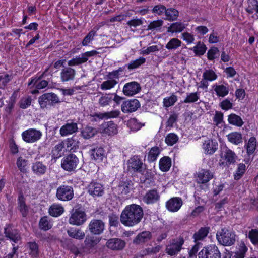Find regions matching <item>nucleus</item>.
<instances>
[{"mask_svg": "<svg viewBox=\"0 0 258 258\" xmlns=\"http://www.w3.org/2000/svg\"><path fill=\"white\" fill-rule=\"evenodd\" d=\"M142 208L137 204L126 206L120 215V222L126 226L132 227L139 223L143 217Z\"/></svg>", "mask_w": 258, "mask_h": 258, "instance_id": "1", "label": "nucleus"}, {"mask_svg": "<svg viewBox=\"0 0 258 258\" xmlns=\"http://www.w3.org/2000/svg\"><path fill=\"white\" fill-rule=\"evenodd\" d=\"M216 237L219 243L224 246L232 245L236 241L235 233L226 228L218 231L216 234Z\"/></svg>", "mask_w": 258, "mask_h": 258, "instance_id": "2", "label": "nucleus"}, {"mask_svg": "<svg viewBox=\"0 0 258 258\" xmlns=\"http://www.w3.org/2000/svg\"><path fill=\"white\" fill-rule=\"evenodd\" d=\"M184 243V238L181 236L170 240L166 246V253L171 256H176L181 250Z\"/></svg>", "mask_w": 258, "mask_h": 258, "instance_id": "3", "label": "nucleus"}, {"mask_svg": "<svg viewBox=\"0 0 258 258\" xmlns=\"http://www.w3.org/2000/svg\"><path fill=\"white\" fill-rule=\"evenodd\" d=\"M38 102L40 107L44 109L48 108L49 106H53L55 104L59 103L60 101L55 94L47 93L40 96L38 98Z\"/></svg>", "mask_w": 258, "mask_h": 258, "instance_id": "4", "label": "nucleus"}, {"mask_svg": "<svg viewBox=\"0 0 258 258\" xmlns=\"http://www.w3.org/2000/svg\"><path fill=\"white\" fill-rule=\"evenodd\" d=\"M79 163V159L74 154H70L64 157L61 160L62 168L67 171H74Z\"/></svg>", "mask_w": 258, "mask_h": 258, "instance_id": "5", "label": "nucleus"}, {"mask_svg": "<svg viewBox=\"0 0 258 258\" xmlns=\"http://www.w3.org/2000/svg\"><path fill=\"white\" fill-rule=\"evenodd\" d=\"M56 196L60 201H70L74 197L73 188L71 186L62 185L57 189Z\"/></svg>", "mask_w": 258, "mask_h": 258, "instance_id": "6", "label": "nucleus"}, {"mask_svg": "<svg viewBox=\"0 0 258 258\" xmlns=\"http://www.w3.org/2000/svg\"><path fill=\"white\" fill-rule=\"evenodd\" d=\"M199 258H221V253L217 246L211 245L204 247L199 252Z\"/></svg>", "mask_w": 258, "mask_h": 258, "instance_id": "7", "label": "nucleus"}, {"mask_svg": "<svg viewBox=\"0 0 258 258\" xmlns=\"http://www.w3.org/2000/svg\"><path fill=\"white\" fill-rule=\"evenodd\" d=\"M213 176V173L211 171L205 169H201L194 174L196 182L202 184L208 182Z\"/></svg>", "mask_w": 258, "mask_h": 258, "instance_id": "8", "label": "nucleus"}, {"mask_svg": "<svg viewBox=\"0 0 258 258\" xmlns=\"http://www.w3.org/2000/svg\"><path fill=\"white\" fill-rule=\"evenodd\" d=\"M221 157L223 160L221 164H225L226 166L234 164L237 158L235 153L227 147L223 149L221 153Z\"/></svg>", "mask_w": 258, "mask_h": 258, "instance_id": "9", "label": "nucleus"}, {"mask_svg": "<svg viewBox=\"0 0 258 258\" xmlns=\"http://www.w3.org/2000/svg\"><path fill=\"white\" fill-rule=\"evenodd\" d=\"M86 220V215L82 210H75L72 213L69 222L70 224L79 226L83 224Z\"/></svg>", "mask_w": 258, "mask_h": 258, "instance_id": "10", "label": "nucleus"}, {"mask_svg": "<svg viewBox=\"0 0 258 258\" xmlns=\"http://www.w3.org/2000/svg\"><path fill=\"white\" fill-rule=\"evenodd\" d=\"M41 132L36 129L31 128L23 132L22 137L24 141L33 143L38 140L41 137Z\"/></svg>", "mask_w": 258, "mask_h": 258, "instance_id": "11", "label": "nucleus"}, {"mask_svg": "<svg viewBox=\"0 0 258 258\" xmlns=\"http://www.w3.org/2000/svg\"><path fill=\"white\" fill-rule=\"evenodd\" d=\"M104 227V223L102 220L93 219L90 222L88 225V229L93 234L100 235L103 232Z\"/></svg>", "mask_w": 258, "mask_h": 258, "instance_id": "12", "label": "nucleus"}, {"mask_svg": "<svg viewBox=\"0 0 258 258\" xmlns=\"http://www.w3.org/2000/svg\"><path fill=\"white\" fill-rule=\"evenodd\" d=\"M100 132L102 134L113 136L118 133V126L113 121H110L104 122L100 127Z\"/></svg>", "mask_w": 258, "mask_h": 258, "instance_id": "13", "label": "nucleus"}, {"mask_svg": "<svg viewBox=\"0 0 258 258\" xmlns=\"http://www.w3.org/2000/svg\"><path fill=\"white\" fill-rule=\"evenodd\" d=\"M141 90L140 84L136 82H131L125 84L123 88V94L128 96H133Z\"/></svg>", "mask_w": 258, "mask_h": 258, "instance_id": "14", "label": "nucleus"}, {"mask_svg": "<svg viewBox=\"0 0 258 258\" xmlns=\"http://www.w3.org/2000/svg\"><path fill=\"white\" fill-rule=\"evenodd\" d=\"M104 188L101 184L92 182L88 186V193L93 197H101L104 193Z\"/></svg>", "mask_w": 258, "mask_h": 258, "instance_id": "15", "label": "nucleus"}, {"mask_svg": "<svg viewBox=\"0 0 258 258\" xmlns=\"http://www.w3.org/2000/svg\"><path fill=\"white\" fill-rule=\"evenodd\" d=\"M183 201L181 198L174 197L169 199L166 203L167 209L171 212H177L181 207Z\"/></svg>", "mask_w": 258, "mask_h": 258, "instance_id": "16", "label": "nucleus"}, {"mask_svg": "<svg viewBox=\"0 0 258 258\" xmlns=\"http://www.w3.org/2000/svg\"><path fill=\"white\" fill-rule=\"evenodd\" d=\"M4 234L6 237L14 243H18L21 239L19 231L11 225H9L5 228Z\"/></svg>", "mask_w": 258, "mask_h": 258, "instance_id": "17", "label": "nucleus"}, {"mask_svg": "<svg viewBox=\"0 0 258 258\" xmlns=\"http://www.w3.org/2000/svg\"><path fill=\"white\" fill-rule=\"evenodd\" d=\"M140 106V102L138 100H128L123 102L121 105V110L125 113L132 112L137 110Z\"/></svg>", "mask_w": 258, "mask_h": 258, "instance_id": "18", "label": "nucleus"}, {"mask_svg": "<svg viewBox=\"0 0 258 258\" xmlns=\"http://www.w3.org/2000/svg\"><path fill=\"white\" fill-rule=\"evenodd\" d=\"M78 129L77 124L72 122L71 123H67L62 126L60 128L59 133L61 136H66L76 133L78 131Z\"/></svg>", "mask_w": 258, "mask_h": 258, "instance_id": "19", "label": "nucleus"}, {"mask_svg": "<svg viewBox=\"0 0 258 258\" xmlns=\"http://www.w3.org/2000/svg\"><path fill=\"white\" fill-rule=\"evenodd\" d=\"M160 199V195L156 189L149 190L144 196L143 201L147 204H154Z\"/></svg>", "mask_w": 258, "mask_h": 258, "instance_id": "20", "label": "nucleus"}, {"mask_svg": "<svg viewBox=\"0 0 258 258\" xmlns=\"http://www.w3.org/2000/svg\"><path fill=\"white\" fill-rule=\"evenodd\" d=\"M76 75V71L70 67H64L60 72V79L62 82L73 80Z\"/></svg>", "mask_w": 258, "mask_h": 258, "instance_id": "21", "label": "nucleus"}, {"mask_svg": "<svg viewBox=\"0 0 258 258\" xmlns=\"http://www.w3.org/2000/svg\"><path fill=\"white\" fill-rule=\"evenodd\" d=\"M152 235L150 232L144 231L137 235L133 240V243L136 245L143 244L149 241Z\"/></svg>", "mask_w": 258, "mask_h": 258, "instance_id": "22", "label": "nucleus"}, {"mask_svg": "<svg viewBox=\"0 0 258 258\" xmlns=\"http://www.w3.org/2000/svg\"><path fill=\"white\" fill-rule=\"evenodd\" d=\"M106 246L112 250H118L122 249L125 246V242L118 238L110 239L106 242Z\"/></svg>", "mask_w": 258, "mask_h": 258, "instance_id": "23", "label": "nucleus"}, {"mask_svg": "<svg viewBox=\"0 0 258 258\" xmlns=\"http://www.w3.org/2000/svg\"><path fill=\"white\" fill-rule=\"evenodd\" d=\"M217 143L211 140L206 141L203 145L205 152L208 154H213L217 149Z\"/></svg>", "mask_w": 258, "mask_h": 258, "instance_id": "24", "label": "nucleus"}, {"mask_svg": "<svg viewBox=\"0 0 258 258\" xmlns=\"http://www.w3.org/2000/svg\"><path fill=\"white\" fill-rule=\"evenodd\" d=\"M143 163L137 157L134 156L128 160V168H132L134 171L141 172Z\"/></svg>", "mask_w": 258, "mask_h": 258, "instance_id": "25", "label": "nucleus"}, {"mask_svg": "<svg viewBox=\"0 0 258 258\" xmlns=\"http://www.w3.org/2000/svg\"><path fill=\"white\" fill-rule=\"evenodd\" d=\"M69 236L73 238L82 240L85 236V233L80 229L76 228H71L67 230Z\"/></svg>", "mask_w": 258, "mask_h": 258, "instance_id": "26", "label": "nucleus"}, {"mask_svg": "<svg viewBox=\"0 0 258 258\" xmlns=\"http://www.w3.org/2000/svg\"><path fill=\"white\" fill-rule=\"evenodd\" d=\"M164 20L174 21L177 19L179 16V12L177 9L173 8H167Z\"/></svg>", "mask_w": 258, "mask_h": 258, "instance_id": "27", "label": "nucleus"}, {"mask_svg": "<svg viewBox=\"0 0 258 258\" xmlns=\"http://www.w3.org/2000/svg\"><path fill=\"white\" fill-rule=\"evenodd\" d=\"M97 131L92 126H86L81 130V136L84 139H89L95 136Z\"/></svg>", "mask_w": 258, "mask_h": 258, "instance_id": "28", "label": "nucleus"}, {"mask_svg": "<svg viewBox=\"0 0 258 258\" xmlns=\"http://www.w3.org/2000/svg\"><path fill=\"white\" fill-rule=\"evenodd\" d=\"M100 241L99 238L93 236H87L84 240V248L90 249L96 245Z\"/></svg>", "mask_w": 258, "mask_h": 258, "instance_id": "29", "label": "nucleus"}, {"mask_svg": "<svg viewBox=\"0 0 258 258\" xmlns=\"http://www.w3.org/2000/svg\"><path fill=\"white\" fill-rule=\"evenodd\" d=\"M90 155L94 160L100 161L104 157V150L101 147H97L90 150Z\"/></svg>", "mask_w": 258, "mask_h": 258, "instance_id": "30", "label": "nucleus"}, {"mask_svg": "<svg viewBox=\"0 0 258 258\" xmlns=\"http://www.w3.org/2000/svg\"><path fill=\"white\" fill-rule=\"evenodd\" d=\"M27 247L28 248V253L32 258H36L39 256V250L37 243L35 242H30L28 243Z\"/></svg>", "mask_w": 258, "mask_h": 258, "instance_id": "31", "label": "nucleus"}, {"mask_svg": "<svg viewBox=\"0 0 258 258\" xmlns=\"http://www.w3.org/2000/svg\"><path fill=\"white\" fill-rule=\"evenodd\" d=\"M120 114L119 110H113L110 112L104 113H96L94 115L95 117L102 119H109L117 117Z\"/></svg>", "mask_w": 258, "mask_h": 258, "instance_id": "32", "label": "nucleus"}, {"mask_svg": "<svg viewBox=\"0 0 258 258\" xmlns=\"http://www.w3.org/2000/svg\"><path fill=\"white\" fill-rule=\"evenodd\" d=\"M32 169L35 174L41 175L45 173L47 170V167L43 164L42 162H36L33 164Z\"/></svg>", "mask_w": 258, "mask_h": 258, "instance_id": "33", "label": "nucleus"}, {"mask_svg": "<svg viewBox=\"0 0 258 258\" xmlns=\"http://www.w3.org/2000/svg\"><path fill=\"white\" fill-rule=\"evenodd\" d=\"M209 233V228L207 227H202L193 236L195 242L203 240Z\"/></svg>", "mask_w": 258, "mask_h": 258, "instance_id": "34", "label": "nucleus"}, {"mask_svg": "<svg viewBox=\"0 0 258 258\" xmlns=\"http://www.w3.org/2000/svg\"><path fill=\"white\" fill-rule=\"evenodd\" d=\"M64 208L59 204H53L49 209L50 215L53 217H58L64 212Z\"/></svg>", "mask_w": 258, "mask_h": 258, "instance_id": "35", "label": "nucleus"}, {"mask_svg": "<svg viewBox=\"0 0 258 258\" xmlns=\"http://www.w3.org/2000/svg\"><path fill=\"white\" fill-rule=\"evenodd\" d=\"M18 208L23 217H26L29 212L28 207L26 205L23 196H20L18 198Z\"/></svg>", "mask_w": 258, "mask_h": 258, "instance_id": "36", "label": "nucleus"}, {"mask_svg": "<svg viewBox=\"0 0 258 258\" xmlns=\"http://www.w3.org/2000/svg\"><path fill=\"white\" fill-rule=\"evenodd\" d=\"M162 246L158 245L155 246H150L143 249L141 254L142 256L153 255L158 253L162 249Z\"/></svg>", "mask_w": 258, "mask_h": 258, "instance_id": "37", "label": "nucleus"}, {"mask_svg": "<svg viewBox=\"0 0 258 258\" xmlns=\"http://www.w3.org/2000/svg\"><path fill=\"white\" fill-rule=\"evenodd\" d=\"M186 27L185 24L182 22H175L171 24L167 28L168 32L178 33L182 32Z\"/></svg>", "mask_w": 258, "mask_h": 258, "instance_id": "38", "label": "nucleus"}, {"mask_svg": "<svg viewBox=\"0 0 258 258\" xmlns=\"http://www.w3.org/2000/svg\"><path fill=\"white\" fill-rule=\"evenodd\" d=\"M79 141L77 137L73 136L71 138H68L65 141L64 144L68 150H75L79 146Z\"/></svg>", "mask_w": 258, "mask_h": 258, "instance_id": "39", "label": "nucleus"}, {"mask_svg": "<svg viewBox=\"0 0 258 258\" xmlns=\"http://www.w3.org/2000/svg\"><path fill=\"white\" fill-rule=\"evenodd\" d=\"M171 166V159L168 157H164L162 158L159 161L160 169L164 172L169 170Z\"/></svg>", "mask_w": 258, "mask_h": 258, "instance_id": "40", "label": "nucleus"}, {"mask_svg": "<svg viewBox=\"0 0 258 258\" xmlns=\"http://www.w3.org/2000/svg\"><path fill=\"white\" fill-rule=\"evenodd\" d=\"M214 90L216 95L219 97H224L226 96L229 92L228 88L224 85H215L214 87Z\"/></svg>", "mask_w": 258, "mask_h": 258, "instance_id": "41", "label": "nucleus"}, {"mask_svg": "<svg viewBox=\"0 0 258 258\" xmlns=\"http://www.w3.org/2000/svg\"><path fill=\"white\" fill-rule=\"evenodd\" d=\"M181 41L177 38H173L166 44L165 48L169 50H175L181 45Z\"/></svg>", "mask_w": 258, "mask_h": 258, "instance_id": "42", "label": "nucleus"}, {"mask_svg": "<svg viewBox=\"0 0 258 258\" xmlns=\"http://www.w3.org/2000/svg\"><path fill=\"white\" fill-rule=\"evenodd\" d=\"M41 77L38 79H32L28 83V86H30L34 84L36 85V88L37 89H42L47 86L48 82L46 80H41Z\"/></svg>", "mask_w": 258, "mask_h": 258, "instance_id": "43", "label": "nucleus"}, {"mask_svg": "<svg viewBox=\"0 0 258 258\" xmlns=\"http://www.w3.org/2000/svg\"><path fill=\"white\" fill-rule=\"evenodd\" d=\"M228 121L230 124L237 126H241L243 124L241 118L235 114H231L229 115Z\"/></svg>", "mask_w": 258, "mask_h": 258, "instance_id": "44", "label": "nucleus"}, {"mask_svg": "<svg viewBox=\"0 0 258 258\" xmlns=\"http://www.w3.org/2000/svg\"><path fill=\"white\" fill-rule=\"evenodd\" d=\"M228 139L231 143L237 145L242 142L241 135L237 132H233L227 136Z\"/></svg>", "mask_w": 258, "mask_h": 258, "instance_id": "45", "label": "nucleus"}, {"mask_svg": "<svg viewBox=\"0 0 258 258\" xmlns=\"http://www.w3.org/2000/svg\"><path fill=\"white\" fill-rule=\"evenodd\" d=\"M118 83L115 79H110L104 81L100 85L101 89L103 90H109L113 88Z\"/></svg>", "mask_w": 258, "mask_h": 258, "instance_id": "46", "label": "nucleus"}, {"mask_svg": "<svg viewBox=\"0 0 258 258\" xmlns=\"http://www.w3.org/2000/svg\"><path fill=\"white\" fill-rule=\"evenodd\" d=\"M146 61V59L144 57H141L138 59L135 60L131 61L127 64V69L129 70H133L139 68L140 66L144 64Z\"/></svg>", "mask_w": 258, "mask_h": 258, "instance_id": "47", "label": "nucleus"}, {"mask_svg": "<svg viewBox=\"0 0 258 258\" xmlns=\"http://www.w3.org/2000/svg\"><path fill=\"white\" fill-rule=\"evenodd\" d=\"M163 23L164 22L161 19H158L157 20L152 21L148 25L147 30H151L152 31L160 30Z\"/></svg>", "mask_w": 258, "mask_h": 258, "instance_id": "48", "label": "nucleus"}, {"mask_svg": "<svg viewBox=\"0 0 258 258\" xmlns=\"http://www.w3.org/2000/svg\"><path fill=\"white\" fill-rule=\"evenodd\" d=\"M177 101V97L172 94L170 97H167L163 99V106L166 108L169 107L174 105L175 103Z\"/></svg>", "mask_w": 258, "mask_h": 258, "instance_id": "49", "label": "nucleus"}, {"mask_svg": "<svg viewBox=\"0 0 258 258\" xmlns=\"http://www.w3.org/2000/svg\"><path fill=\"white\" fill-rule=\"evenodd\" d=\"M160 153V150L158 147H153L150 150L148 156V160L149 162H153L155 161Z\"/></svg>", "mask_w": 258, "mask_h": 258, "instance_id": "50", "label": "nucleus"}, {"mask_svg": "<svg viewBox=\"0 0 258 258\" xmlns=\"http://www.w3.org/2000/svg\"><path fill=\"white\" fill-rule=\"evenodd\" d=\"M200 98V94L198 92L187 93V96L184 100L185 103H191L197 102Z\"/></svg>", "mask_w": 258, "mask_h": 258, "instance_id": "51", "label": "nucleus"}, {"mask_svg": "<svg viewBox=\"0 0 258 258\" xmlns=\"http://www.w3.org/2000/svg\"><path fill=\"white\" fill-rule=\"evenodd\" d=\"M247 250V248L244 243L243 242H241L239 245L238 250L235 253V257L244 258Z\"/></svg>", "mask_w": 258, "mask_h": 258, "instance_id": "52", "label": "nucleus"}, {"mask_svg": "<svg viewBox=\"0 0 258 258\" xmlns=\"http://www.w3.org/2000/svg\"><path fill=\"white\" fill-rule=\"evenodd\" d=\"M203 78L207 81H213L217 79V76L214 71L209 69L204 72Z\"/></svg>", "mask_w": 258, "mask_h": 258, "instance_id": "53", "label": "nucleus"}, {"mask_svg": "<svg viewBox=\"0 0 258 258\" xmlns=\"http://www.w3.org/2000/svg\"><path fill=\"white\" fill-rule=\"evenodd\" d=\"M52 224L48 220L47 217L41 218L39 221V227L41 229L47 231L51 228Z\"/></svg>", "mask_w": 258, "mask_h": 258, "instance_id": "54", "label": "nucleus"}, {"mask_svg": "<svg viewBox=\"0 0 258 258\" xmlns=\"http://www.w3.org/2000/svg\"><path fill=\"white\" fill-rule=\"evenodd\" d=\"M178 140V137L174 133L168 134L166 138L165 141L166 143L169 146H172L176 143Z\"/></svg>", "mask_w": 258, "mask_h": 258, "instance_id": "55", "label": "nucleus"}, {"mask_svg": "<svg viewBox=\"0 0 258 258\" xmlns=\"http://www.w3.org/2000/svg\"><path fill=\"white\" fill-rule=\"evenodd\" d=\"M256 141L255 138L251 137L247 144V152L249 155L252 154L255 150Z\"/></svg>", "mask_w": 258, "mask_h": 258, "instance_id": "56", "label": "nucleus"}, {"mask_svg": "<svg viewBox=\"0 0 258 258\" xmlns=\"http://www.w3.org/2000/svg\"><path fill=\"white\" fill-rule=\"evenodd\" d=\"M245 165L243 163H240L234 175V179L235 180H238L241 178L245 171Z\"/></svg>", "mask_w": 258, "mask_h": 258, "instance_id": "57", "label": "nucleus"}, {"mask_svg": "<svg viewBox=\"0 0 258 258\" xmlns=\"http://www.w3.org/2000/svg\"><path fill=\"white\" fill-rule=\"evenodd\" d=\"M85 62H86V58L83 57L82 55H81V56H77L69 60L68 62V64L69 66H74L79 65Z\"/></svg>", "mask_w": 258, "mask_h": 258, "instance_id": "58", "label": "nucleus"}, {"mask_svg": "<svg viewBox=\"0 0 258 258\" xmlns=\"http://www.w3.org/2000/svg\"><path fill=\"white\" fill-rule=\"evenodd\" d=\"M248 237L254 245H258V229H254L249 231Z\"/></svg>", "mask_w": 258, "mask_h": 258, "instance_id": "59", "label": "nucleus"}, {"mask_svg": "<svg viewBox=\"0 0 258 258\" xmlns=\"http://www.w3.org/2000/svg\"><path fill=\"white\" fill-rule=\"evenodd\" d=\"M32 98L31 96H25L22 97L20 102V107L22 109H26L30 106L31 104Z\"/></svg>", "mask_w": 258, "mask_h": 258, "instance_id": "60", "label": "nucleus"}, {"mask_svg": "<svg viewBox=\"0 0 258 258\" xmlns=\"http://www.w3.org/2000/svg\"><path fill=\"white\" fill-rule=\"evenodd\" d=\"M130 182L121 181L118 186V190L122 195H127L130 192Z\"/></svg>", "mask_w": 258, "mask_h": 258, "instance_id": "61", "label": "nucleus"}, {"mask_svg": "<svg viewBox=\"0 0 258 258\" xmlns=\"http://www.w3.org/2000/svg\"><path fill=\"white\" fill-rule=\"evenodd\" d=\"M166 7L162 4H158L155 5L152 9V11L153 13L161 16L165 13Z\"/></svg>", "mask_w": 258, "mask_h": 258, "instance_id": "62", "label": "nucleus"}, {"mask_svg": "<svg viewBox=\"0 0 258 258\" xmlns=\"http://www.w3.org/2000/svg\"><path fill=\"white\" fill-rule=\"evenodd\" d=\"M144 23L142 18H136L132 19L127 22V25L130 27H136L143 25Z\"/></svg>", "mask_w": 258, "mask_h": 258, "instance_id": "63", "label": "nucleus"}, {"mask_svg": "<svg viewBox=\"0 0 258 258\" xmlns=\"http://www.w3.org/2000/svg\"><path fill=\"white\" fill-rule=\"evenodd\" d=\"M112 99L108 95L102 96L99 100V103L101 106H105L109 105Z\"/></svg>", "mask_w": 258, "mask_h": 258, "instance_id": "64", "label": "nucleus"}]
</instances>
